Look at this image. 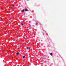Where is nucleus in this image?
Segmentation results:
<instances>
[{
  "mask_svg": "<svg viewBox=\"0 0 66 66\" xmlns=\"http://www.w3.org/2000/svg\"><path fill=\"white\" fill-rule=\"evenodd\" d=\"M12 6L13 7H14V5H12Z\"/></svg>",
  "mask_w": 66,
  "mask_h": 66,
  "instance_id": "8",
  "label": "nucleus"
},
{
  "mask_svg": "<svg viewBox=\"0 0 66 66\" xmlns=\"http://www.w3.org/2000/svg\"><path fill=\"white\" fill-rule=\"evenodd\" d=\"M21 24L22 26H23V24L22 23H21Z\"/></svg>",
  "mask_w": 66,
  "mask_h": 66,
  "instance_id": "3",
  "label": "nucleus"
},
{
  "mask_svg": "<svg viewBox=\"0 0 66 66\" xmlns=\"http://www.w3.org/2000/svg\"><path fill=\"white\" fill-rule=\"evenodd\" d=\"M26 49V50H30V47L29 46L28 47H27Z\"/></svg>",
  "mask_w": 66,
  "mask_h": 66,
  "instance_id": "1",
  "label": "nucleus"
},
{
  "mask_svg": "<svg viewBox=\"0 0 66 66\" xmlns=\"http://www.w3.org/2000/svg\"><path fill=\"white\" fill-rule=\"evenodd\" d=\"M24 10H22L21 12H23V13H24Z\"/></svg>",
  "mask_w": 66,
  "mask_h": 66,
  "instance_id": "2",
  "label": "nucleus"
},
{
  "mask_svg": "<svg viewBox=\"0 0 66 66\" xmlns=\"http://www.w3.org/2000/svg\"><path fill=\"white\" fill-rule=\"evenodd\" d=\"M50 54H51V56L52 55V53H51Z\"/></svg>",
  "mask_w": 66,
  "mask_h": 66,
  "instance_id": "6",
  "label": "nucleus"
},
{
  "mask_svg": "<svg viewBox=\"0 0 66 66\" xmlns=\"http://www.w3.org/2000/svg\"><path fill=\"white\" fill-rule=\"evenodd\" d=\"M38 24V23H36V25H38V24Z\"/></svg>",
  "mask_w": 66,
  "mask_h": 66,
  "instance_id": "9",
  "label": "nucleus"
},
{
  "mask_svg": "<svg viewBox=\"0 0 66 66\" xmlns=\"http://www.w3.org/2000/svg\"><path fill=\"white\" fill-rule=\"evenodd\" d=\"M28 10L27 9H26L25 10V11H28Z\"/></svg>",
  "mask_w": 66,
  "mask_h": 66,
  "instance_id": "5",
  "label": "nucleus"
},
{
  "mask_svg": "<svg viewBox=\"0 0 66 66\" xmlns=\"http://www.w3.org/2000/svg\"><path fill=\"white\" fill-rule=\"evenodd\" d=\"M16 54H17V55H18V54H19V52L16 53Z\"/></svg>",
  "mask_w": 66,
  "mask_h": 66,
  "instance_id": "4",
  "label": "nucleus"
},
{
  "mask_svg": "<svg viewBox=\"0 0 66 66\" xmlns=\"http://www.w3.org/2000/svg\"><path fill=\"white\" fill-rule=\"evenodd\" d=\"M43 35H45V34H43Z\"/></svg>",
  "mask_w": 66,
  "mask_h": 66,
  "instance_id": "10",
  "label": "nucleus"
},
{
  "mask_svg": "<svg viewBox=\"0 0 66 66\" xmlns=\"http://www.w3.org/2000/svg\"><path fill=\"white\" fill-rule=\"evenodd\" d=\"M25 57V56H23V58H24Z\"/></svg>",
  "mask_w": 66,
  "mask_h": 66,
  "instance_id": "7",
  "label": "nucleus"
}]
</instances>
